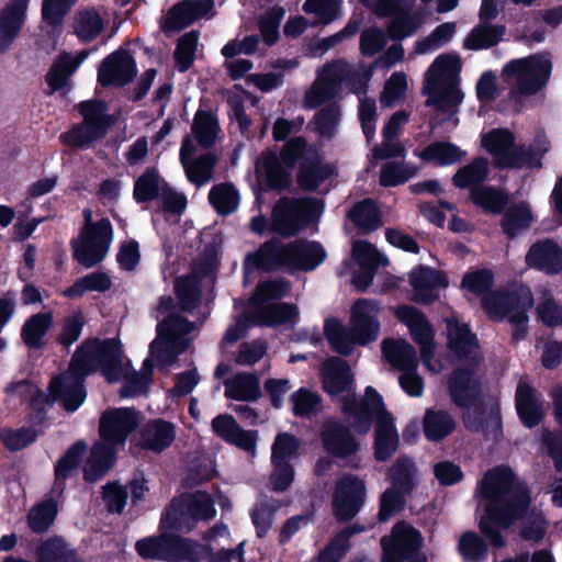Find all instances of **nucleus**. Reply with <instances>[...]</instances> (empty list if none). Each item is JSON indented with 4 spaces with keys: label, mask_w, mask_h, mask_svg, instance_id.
<instances>
[{
    "label": "nucleus",
    "mask_w": 562,
    "mask_h": 562,
    "mask_svg": "<svg viewBox=\"0 0 562 562\" xmlns=\"http://www.w3.org/2000/svg\"><path fill=\"white\" fill-rule=\"evenodd\" d=\"M480 488L486 506L479 528L494 548L501 549L506 542L498 527L508 528L525 516L531 502L530 492L516 480L514 471L504 465L488 470Z\"/></svg>",
    "instance_id": "nucleus-1"
},
{
    "label": "nucleus",
    "mask_w": 562,
    "mask_h": 562,
    "mask_svg": "<svg viewBox=\"0 0 562 562\" xmlns=\"http://www.w3.org/2000/svg\"><path fill=\"white\" fill-rule=\"evenodd\" d=\"M326 258V251L319 241L296 239L283 244L278 238L265 241L254 252L247 254L244 271L252 270L272 272L281 269L293 271H312Z\"/></svg>",
    "instance_id": "nucleus-2"
},
{
    "label": "nucleus",
    "mask_w": 562,
    "mask_h": 562,
    "mask_svg": "<svg viewBox=\"0 0 562 562\" xmlns=\"http://www.w3.org/2000/svg\"><path fill=\"white\" fill-rule=\"evenodd\" d=\"M66 370L85 380L100 371L109 383L120 381L124 376L121 341L115 338L85 339L77 347Z\"/></svg>",
    "instance_id": "nucleus-3"
},
{
    "label": "nucleus",
    "mask_w": 562,
    "mask_h": 562,
    "mask_svg": "<svg viewBox=\"0 0 562 562\" xmlns=\"http://www.w3.org/2000/svg\"><path fill=\"white\" fill-rule=\"evenodd\" d=\"M481 305L492 322H502L507 318L512 325V340H524L528 333V311L533 305V295L526 285L506 290H493L484 295Z\"/></svg>",
    "instance_id": "nucleus-4"
},
{
    "label": "nucleus",
    "mask_w": 562,
    "mask_h": 562,
    "mask_svg": "<svg viewBox=\"0 0 562 562\" xmlns=\"http://www.w3.org/2000/svg\"><path fill=\"white\" fill-rule=\"evenodd\" d=\"M323 201L316 198L282 196L273 205L270 231L282 237H293L323 211Z\"/></svg>",
    "instance_id": "nucleus-5"
},
{
    "label": "nucleus",
    "mask_w": 562,
    "mask_h": 562,
    "mask_svg": "<svg viewBox=\"0 0 562 562\" xmlns=\"http://www.w3.org/2000/svg\"><path fill=\"white\" fill-rule=\"evenodd\" d=\"M201 549L199 541L165 530L135 543V550L140 558L167 562H198L201 559L198 550Z\"/></svg>",
    "instance_id": "nucleus-6"
},
{
    "label": "nucleus",
    "mask_w": 562,
    "mask_h": 562,
    "mask_svg": "<svg viewBox=\"0 0 562 562\" xmlns=\"http://www.w3.org/2000/svg\"><path fill=\"white\" fill-rule=\"evenodd\" d=\"M341 414L351 423L352 428L360 435L370 431L373 423H378L384 415H392L385 407L382 395L373 387L367 386L364 395L357 397L348 394L340 398Z\"/></svg>",
    "instance_id": "nucleus-7"
},
{
    "label": "nucleus",
    "mask_w": 562,
    "mask_h": 562,
    "mask_svg": "<svg viewBox=\"0 0 562 562\" xmlns=\"http://www.w3.org/2000/svg\"><path fill=\"white\" fill-rule=\"evenodd\" d=\"M113 227L109 218H101L85 227L80 237L72 238L70 246L74 259L89 269L100 263L109 251Z\"/></svg>",
    "instance_id": "nucleus-8"
},
{
    "label": "nucleus",
    "mask_w": 562,
    "mask_h": 562,
    "mask_svg": "<svg viewBox=\"0 0 562 562\" xmlns=\"http://www.w3.org/2000/svg\"><path fill=\"white\" fill-rule=\"evenodd\" d=\"M552 71L550 59L541 55L512 59L503 67L502 74L507 78H517L518 90L527 95L540 91L548 83Z\"/></svg>",
    "instance_id": "nucleus-9"
},
{
    "label": "nucleus",
    "mask_w": 562,
    "mask_h": 562,
    "mask_svg": "<svg viewBox=\"0 0 562 562\" xmlns=\"http://www.w3.org/2000/svg\"><path fill=\"white\" fill-rule=\"evenodd\" d=\"M366 499V482L356 474H345L334 486L331 498L334 517L339 522L352 520L364 506Z\"/></svg>",
    "instance_id": "nucleus-10"
},
{
    "label": "nucleus",
    "mask_w": 562,
    "mask_h": 562,
    "mask_svg": "<svg viewBox=\"0 0 562 562\" xmlns=\"http://www.w3.org/2000/svg\"><path fill=\"white\" fill-rule=\"evenodd\" d=\"M381 562H405L420 552L423 537L415 527L406 521L396 522L390 535L380 540Z\"/></svg>",
    "instance_id": "nucleus-11"
},
{
    "label": "nucleus",
    "mask_w": 562,
    "mask_h": 562,
    "mask_svg": "<svg viewBox=\"0 0 562 562\" xmlns=\"http://www.w3.org/2000/svg\"><path fill=\"white\" fill-rule=\"evenodd\" d=\"M396 316L405 324L415 344L419 346L420 358L424 364L430 366L435 357V331L426 315L415 306L402 305L397 308Z\"/></svg>",
    "instance_id": "nucleus-12"
},
{
    "label": "nucleus",
    "mask_w": 562,
    "mask_h": 562,
    "mask_svg": "<svg viewBox=\"0 0 562 562\" xmlns=\"http://www.w3.org/2000/svg\"><path fill=\"white\" fill-rule=\"evenodd\" d=\"M139 425V413L132 407L110 408L102 413L99 422V435L103 441L124 446L128 436Z\"/></svg>",
    "instance_id": "nucleus-13"
},
{
    "label": "nucleus",
    "mask_w": 562,
    "mask_h": 562,
    "mask_svg": "<svg viewBox=\"0 0 562 562\" xmlns=\"http://www.w3.org/2000/svg\"><path fill=\"white\" fill-rule=\"evenodd\" d=\"M47 392L50 401L59 403L67 413H75L85 403L88 392L86 380L65 370L50 378Z\"/></svg>",
    "instance_id": "nucleus-14"
},
{
    "label": "nucleus",
    "mask_w": 562,
    "mask_h": 562,
    "mask_svg": "<svg viewBox=\"0 0 562 562\" xmlns=\"http://www.w3.org/2000/svg\"><path fill=\"white\" fill-rule=\"evenodd\" d=\"M137 74L134 58L124 48L109 54L99 65L98 83L103 88L124 87Z\"/></svg>",
    "instance_id": "nucleus-15"
},
{
    "label": "nucleus",
    "mask_w": 562,
    "mask_h": 562,
    "mask_svg": "<svg viewBox=\"0 0 562 562\" xmlns=\"http://www.w3.org/2000/svg\"><path fill=\"white\" fill-rule=\"evenodd\" d=\"M482 147L493 157L497 169L504 170L518 166L519 151H516L515 134L506 127L492 128L482 135Z\"/></svg>",
    "instance_id": "nucleus-16"
},
{
    "label": "nucleus",
    "mask_w": 562,
    "mask_h": 562,
    "mask_svg": "<svg viewBox=\"0 0 562 562\" xmlns=\"http://www.w3.org/2000/svg\"><path fill=\"white\" fill-rule=\"evenodd\" d=\"M479 367L465 364L452 370L448 380L449 395L460 408L474 405L481 395V382L476 376Z\"/></svg>",
    "instance_id": "nucleus-17"
},
{
    "label": "nucleus",
    "mask_w": 562,
    "mask_h": 562,
    "mask_svg": "<svg viewBox=\"0 0 562 562\" xmlns=\"http://www.w3.org/2000/svg\"><path fill=\"white\" fill-rule=\"evenodd\" d=\"M447 346L458 360L469 366L480 367L481 352L480 344L475 334L472 333L469 324L449 321L447 323Z\"/></svg>",
    "instance_id": "nucleus-18"
},
{
    "label": "nucleus",
    "mask_w": 562,
    "mask_h": 562,
    "mask_svg": "<svg viewBox=\"0 0 562 562\" xmlns=\"http://www.w3.org/2000/svg\"><path fill=\"white\" fill-rule=\"evenodd\" d=\"M378 305L375 301L358 299L350 315V330L358 346H366L378 339L380 322L376 318Z\"/></svg>",
    "instance_id": "nucleus-19"
},
{
    "label": "nucleus",
    "mask_w": 562,
    "mask_h": 562,
    "mask_svg": "<svg viewBox=\"0 0 562 562\" xmlns=\"http://www.w3.org/2000/svg\"><path fill=\"white\" fill-rule=\"evenodd\" d=\"M213 0H181L167 12L160 27L165 33L180 32L213 10Z\"/></svg>",
    "instance_id": "nucleus-20"
},
{
    "label": "nucleus",
    "mask_w": 562,
    "mask_h": 562,
    "mask_svg": "<svg viewBox=\"0 0 562 562\" xmlns=\"http://www.w3.org/2000/svg\"><path fill=\"white\" fill-rule=\"evenodd\" d=\"M319 436L324 450L334 458L347 459L360 449L349 428L338 420L326 422Z\"/></svg>",
    "instance_id": "nucleus-21"
},
{
    "label": "nucleus",
    "mask_w": 562,
    "mask_h": 562,
    "mask_svg": "<svg viewBox=\"0 0 562 562\" xmlns=\"http://www.w3.org/2000/svg\"><path fill=\"white\" fill-rule=\"evenodd\" d=\"M30 0H10L0 10V54L7 53L20 35L27 18Z\"/></svg>",
    "instance_id": "nucleus-22"
},
{
    "label": "nucleus",
    "mask_w": 562,
    "mask_h": 562,
    "mask_svg": "<svg viewBox=\"0 0 562 562\" xmlns=\"http://www.w3.org/2000/svg\"><path fill=\"white\" fill-rule=\"evenodd\" d=\"M211 426L212 431L226 443L255 453L258 441L257 430L241 428L234 416L229 414H218L212 419Z\"/></svg>",
    "instance_id": "nucleus-23"
},
{
    "label": "nucleus",
    "mask_w": 562,
    "mask_h": 562,
    "mask_svg": "<svg viewBox=\"0 0 562 562\" xmlns=\"http://www.w3.org/2000/svg\"><path fill=\"white\" fill-rule=\"evenodd\" d=\"M409 284L415 292L414 301L428 305L438 299L435 290L447 288L449 281L445 272L420 265L409 273Z\"/></svg>",
    "instance_id": "nucleus-24"
},
{
    "label": "nucleus",
    "mask_w": 562,
    "mask_h": 562,
    "mask_svg": "<svg viewBox=\"0 0 562 562\" xmlns=\"http://www.w3.org/2000/svg\"><path fill=\"white\" fill-rule=\"evenodd\" d=\"M525 261L529 268L549 276L558 274L562 271V248L550 238L538 240L528 249Z\"/></svg>",
    "instance_id": "nucleus-25"
},
{
    "label": "nucleus",
    "mask_w": 562,
    "mask_h": 562,
    "mask_svg": "<svg viewBox=\"0 0 562 562\" xmlns=\"http://www.w3.org/2000/svg\"><path fill=\"white\" fill-rule=\"evenodd\" d=\"M176 439V426L162 418L148 420L139 430L138 446L154 453L167 450Z\"/></svg>",
    "instance_id": "nucleus-26"
},
{
    "label": "nucleus",
    "mask_w": 562,
    "mask_h": 562,
    "mask_svg": "<svg viewBox=\"0 0 562 562\" xmlns=\"http://www.w3.org/2000/svg\"><path fill=\"white\" fill-rule=\"evenodd\" d=\"M247 317L255 326L278 327L294 324L299 317V308L286 302L269 303L252 307Z\"/></svg>",
    "instance_id": "nucleus-27"
},
{
    "label": "nucleus",
    "mask_w": 562,
    "mask_h": 562,
    "mask_svg": "<svg viewBox=\"0 0 562 562\" xmlns=\"http://www.w3.org/2000/svg\"><path fill=\"white\" fill-rule=\"evenodd\" d=\"M257 170H262L261 183L267 191L281 193L292 186V169H288L273 151L262 153L257 162Z\"/></svg>",
    "instance_id": "nucleus-28"
},
{
    "label": "nucleus",
    "mask_w": 562,
    "mask_h": 562,
    "mask_svg": "<svg viewBox=\"0 0 562 562\" xmlns=\"http://www.w3.org/2000/svg\"><path fill=\"white\" fill-rule=\"evenodd\" d=\"M323 390L334 396L351 389L353 378L348 362L341 358L328 359L322 368Z\"/></svg>",
    "instance_id": "nucleus-29"
},
{
    "label": "nucleus",
    "mask_w": 562,
    "mask_h": 562,
    "mask_svg": "<svg viewBox=\"0 0 562 562\" xmlns=\"http://www.w3.org/2000/svg\"><path fill=\"white\" fill-rule=\"evenodd\" d=\"M515 407L521 424L526 428L538 426L543 417L542 404L537 398L535 389L528 383H519L515 394Z\"/></svg>",
    "instance_id": "nucleus-30"
},
{
    "label": "nucleus",
    "mask_w": 562,
    "mask_h": 562,
    "mask_svg": "<svg viewBox=\"0 0 562 562\" xmlns=\"http://www.w3.org/2000/svg\"><path fill=\"white\" fill-rule=\"evenodd\" d=\"M400 445L398 432L393 415L380 418L374 429L373 456L379 462L390 460L397 451Z\"/></svg>",
    "instance_id": "nucleus-31"
},
{
    "label": "nucleus",
    "mask_w": 562,
    "mask_h": 562,
    "mask_svg": "<svg viewBox=\"0 0 562 562\" xmlns=\"http://www.w3.org/2000/svg\"><path fill=\"white\" fill-rule=\"evenodd\" d=\"M381 350L385 360L398 371L417 370L416 350L406 339L385 338Z\"/></svg>",
    "instance_id": "nucleus-32"
},
{
    "label": "nucleus",
    "mask_w": 562,
    "mask_h": 562,
    "mask_svg": "<svg viewBox=\"0 0 562 562\" xmlns=\"http://www.w3.org/2000/svg\"><path fill=\"white\" fill-rule=\"evenodd\" d=\"M54 323L52 312H38L30 316L21 328V338L29 349L41 350L46 346L45 337Z\"/></svg>",
    "instance_id": "nucleus-33"
},
{
    "label": "nucleus",
    "mask_w": 562,
    "mask_h": 562,
    "mask_svg": "<svg viewBox=\"0 0 562 562\" xmlns=\"http://www.w3.org/2000/svg\"><path fill=\"white\" fill-rule=\"evenodd\" d=\"M340 80L341 77L336 65L326 64L323 68L319 82L306 93V106L315 109L321 106L324 102L331 100L336 95Z\"/></svg>",
    "instance_id": "nucleus-34"
},
{
    "label": "nucleus",
    "mask_w": 562,
    "mask_h": 562,
    "mask_svg": "<svg viewBox=\"0 0 562 562\" xmlns=\"http://www.w3.org/2000/svg\"><path fill=\"white\" fill-rule=\"evenodd\" d=\"M78 67L79 61H76L71 54L66 52L59 54L45 75V81L48 87L47 94L52 95L65 88L69 90L70 77Z\"/></svg>",
    "instance_id": "nucleus-35"
},
{
    "label": "nucleus",
    "mask_w": 562,
    "mask_h": 562,
    "mask_svg": "<svg viewBox=\"0 0 562 562\" xmlns=\"http://www.w3.org/2000/svg\"><path fill=\"white\" fill-rule=\"evenodd\" d=\"M505 34V25L480 21L464 38L463 46L470 50L488 49L503 41Z\"/></svg>",
    "instance_id": "nucleus-36"
},
{
    "label": "nucleus",
    "mask_w": 562,
    "mask_h": 562,
    "mask_svg": "<svg viewBox=\"0 0 562 562\" xmlns=\"http://www.w3.org/2000/svg\"><path fill=\"white\" fill-rule=\"evenodd\" d=\"M347 216L362 235L374 232L382 225L381 211L371 198L356 202Z\"/></svg>",
    "instance_id": "nucleus-37"
},
{
    "label": "nucleus",
    "mask_w": 562,
    "mask_h": 562,
    "mask_svg": "<svg viewBox=\"0 0 562 562\" xmlns=\"http://www.w3.org/2000/svg\"><path fill=\"white\" fill-rule=\"evenodd\" d=\"M456 429L451 414L435 407L426 408L423 418V431L427 440L438 442L450 436Z\"/></svg>",
    "instance_id": "nucleus-38"
},
{
    "label": "nucleus",
    "mask_w": 562,
    "mask_h": 562,
    "mask_svg": "<svg viewBox=\"0 0 562 562\" xmlns=\"http://www.w3.org/2000/svg\"><path fill=\"white\" fill-rule=\"evenodd\" d=\"M425 92L428 95L427 106H435L441 112H448L457 108L463 100V92L458 88V82L425 83Z\"/></svg>",
    "instance_id": "nucleus-39"
},
{
    "label": "nucleus",
    "mask_w": 562,
    "mask_h": 562,
    "mask_svg": "<svg viewBox=\"0 0 562 562\" xmlns=\"http://www.w3.org/2000/svg\"><path fill=\"white\" fill-rule=\"evenodd\" d=\"M225 396L240 402H256L261 396L260 381L252 372L236 374L225 382Z\"/></svg>",
    "instance_id": "nucleus-40"
},
{
    "label": "nucleus",
    "mask_w": 562,
    "mask_h": 562,
    "mask_svg": "<svg viewBox=\"0 0 562 562\" xmlns=\"http://www.w3.org/2000/svg\"><path fill=\"white\" fill-rule=\"evenodd\" d=\"M87 448L88 446L85 440H77L57 460L54 465L55 488H58L60 492L64 491L67 479L80 465Z\"/></svg>",
    "instance_id": "nucleus-41"
},
{
    "label": "nucleus",
    "mask_w": 562,
    "mask_h": 562,
    "mask_svg": "<svg viewBox=\"0 0 562 562\" xmlns=\"http://www.w3.org/2000/svg\"><path fill=\"white\" fill-rule=\"evenodd\" d=\"M331 175V169L319 157L308 158L299 165L296 182L304 192H314Z\"/></svg>",
    "instance_id": "nucleus-42"
},
{
    "label": "nucleus",
    "mask_w": 562,
    "mask_h": 562,
    "mask_svg": "<svg viewBox=\"0 0 562 562\" xmlns=\"http://www.w3.org/2000/svg\"><path fill=\"white\" fill-rule=\"evenodd\" d=\"M424 23L420 11H412L408 8H402L392 16L386 25L389 37L394 42H400L416 33Z\"/></svg>",
    "instance_id": "nucleus-43"
},
{
    "label": "nucleus",
    "mask_w": 562,
    "mask_h": 562,
    "mask_svg": "<svg viewBox=\"0 0 562 562\" xmlns=\"http://www.w3.org/2000/svg\"><path fill=\"white\" fill-rule=\"evenodd\" d=\"M488 176V160L483 156L475 157L471 162L460 167L452 177V183L458 189L481 188Z\"/></svg>",
    "instance_id": "nucleus-44"
},
{
    "label": "nucleus",
    "mask_w": 562,
    "mask_h": 562,
    "mask_svg": "<svg viewBox=\"0 0 562 562\" xmlns=\"http://www.w3.org/2000/svg\"><path fill=\"white\" fill-rule=\"evenodd\" d=\"M532 221L533 216L527 204H515L504 213L501 227L507 238L514 239L518 235L527 232Z\"/></svg>",
    "instance_id": "nucleus-45"
},
{
    "label": "nucleus",
    "mask_w": 562,
    "mask_h": 562,
    "mask_svg": "<svg viewBox=\"0 0 562 562\" xmlns=\"http://www.w3.org/2000/svg\"><path fill=\"white\" fill-rule=\"evenodd\" d=\"M112 286L111 278L102 271H94L77 279L70 286L63 291V295L74 300L83 296L89 291L104 293Z\"/></svg>",
    "instance_id": "nucleus-46"
},
{
    "label": "nucleus",
    "mask_w": 562,
    "mask_h": 562,
    "mask_svg": "<svg viewBox=\"0 0 562 562\" xmlns=\"http://www.w3.org/2000/svg\"><path fill=\"white\" fill-rule=\"evenodd\" d=\"M218 132L220 124L217 117L210 111L198 110L192 124V133L199 146L203 149L214 147Z\"/></svg>",
    "instance_id": "nucleus-47"
},
{
    "label": "nucleus",
    "mask_w": 562,
    "mask_h": 562,
    "mask_svg": "<svg viewBox=\"0 0 562 562\" xmlns=\"http://www.w3.org/2000/svg\"><path fill=\"white\" fill-rule=\"evenodd\" d=\"M470 200L485 213L491 214H502L509 202L508 194L493 186L474 188L471 190Z\"/></svg>",
    "instance_id": "nucleus-48"
},
{
    "label": "nucleus",
    "mask_w": 562,
    "mask_h": 562,
    "mask_svg": "<svg viewBox=\"0 0 562 562\" xmlns=\"http://www.w3.org/2000/svg\"><path fill=\"white\" fill-rule=\"evenodd\" d=\"M186 504L184 495L173 497L161 514L159 529L165 531L190 530L193 526L190 515L186 510Z\"/></svg>",
    "instance_id": "nucleus-49"
},
{
    "label": "nucleus",
    "mask_w": 562,
    "mask_h": 562,
    "mask_svg": "<svg viewBox=\"0 0 562 562\" xmlns=\"http://www.w3.org/2000/svg\"><path fill=\"white\" fill-rule=\"evenodd\" d=\"M417 156L423 161L442 167L460 161L464 153L452 143L437 140L426 146Z\"/></svg>",
    "instance_id": "nucleus-50"
},
{
    "label": "nucleus",
    "mask_w": 562,
    "mask_h": 562,
    "mask_svg": "<svg viewBox=\"0 0 562 562\" xmlns=\"http://www.w3.org/2000/svg\"><path fill=\"white\" fill-rule=\"evenodd\" d=\"M78 109L87 126L93 127L98 132L108 133L112 120L106 114L108 104L105 101L99 99L81 101L78 104Z\"/></svg>",
    "instance_id": "nucleus-51"
},
{
    "label": "nucleus",
    "mask_w": 562,
    "mask_h": 562,
    "mask_svg": "<svg viewBox=\"0 0 562 562\" xmlns=\"http://www.w3.org/2000/svg\"><path fill=\"white\" fill-rule=\"evenodd\" d=\"M461 70V60L457 55H439L429 68L430 76L425 79V83H445L457 81V76Z\"/></svg>",
    "instance_id": "nucleus-52"
},
{
    "label": "nucleus",
    "mask_w": 562,
    "mask_h": 562,
    "mask_svg": "<svg viewBox=\"0 0 562 562\" xmlns=\"http://www.w3.org/2000/svg\"><path fill=\"white\" fill-rule=\"evenodd\" d=\"M290 290L291 282L284 278L260 281L249 299V303L252 307L266 305L268 301L283 299L289 294Z\"/></svg>",
    "instance_id": "nucleus-53"
},
{
    "label": "nucleus",
    "mask_w": 562,
    "mask_h": 562,
    "mask_svg": "<svg viewBox=\"0 0 562 562\" xmlns=\"http://www.w3.org/2000/svg\"><path fill=\"white\" fill-rule=\"evenodd\" d=\"M415 473L416 467L413 460L407 456H402L396 459L389 470L391 480V487H395L406 494H411L415 487Z\"/></svg>",
    "instance_id": "nucleus-54"
},
{
    "label": "nucleus",
    "mask_w": 562,
    "mask_h": 562,
    "mask_svg": "<svg viewBox=\"0 0 562 562\" xmlns=\"http://www.w3.org/2000/svg\"><path fill=\"white\" fill-rule=\"evenodd\" d=\"M103 27L104 21L93 8L81 10L75 16V34L83 43L95 40L103 31Z\"/></svg>",
    "instance_id": "nucleus-55"
},
{
    "label": "nucleus",
    "mask_w": 562,
    "mask_h": 562,
    "mask_svg": "<svg viewBox=\"0 0 562 562\" xmlns=\"http://www.w3.org/2000/svg\"><path fill=\"white\" fill-rule=\"evenodd\" d=\"M209 202L220 215H229L239 203V194L233 183H220L211 188Z\"/></svg>",
    "instance_id": "nucleus-56"
},
{
    "label": "nucleus",
    "mask_w": 562,
    "mask_h": 562,
    "mask_svg": "<svg viewBox=\"0 0 562 562\" xmlns=\"http://www.w3.org/2000/svg\"><path fill=\"white\" fill-rule=\"evenodd\" d=\"M160 195V175L155 167L147 168L134 182L133 199L136 203H147Z\"/></svg>",
    "instance_id": "nucleus-57"
},
{
    "label": "nucleus",
    "mask_w": 562,
    "mask_h": 562,
    "mask_svg": "<svg viewBox=\"0 0 562 562\" xmlns=\"http://www.w3.org/2000/svg\"><path fill=\"white\" fill-rule=\"evenodd\" d=\"M199 36L200 32L198 30H192L178 38L173 52V58L176 68L179 72H186L192 67L195 58Z\"/></svg>",
    "instance_id": "nucleus-58"
},
{
    "label": "nucleus",
    "mask_w": 562,
    "mask_h": 562,
    "mask_svg": "<svg viewBox=\"0 0 562 562\" xmlns=\"http://www.w3.org/2000/svg\"><path fill=\"white\" fill-rule=\"evenodd\" d=\"M463 425L471 432H488L490 428L502 432V420L498 412H486L484 408H474L463 414Z\"/></svg>",
    "instance_id": "nucleus-59"
},
{
    "label": "nucleus",
    "mask_w": 562,
    "mask_h": 562,
    "mask_svg": "<svg viewBox=\"0 0 562 562\" xmlns=\"http://www.w3.org/2000/svg\"><path fill=\"white\" fill-rule=\"evenodd\" d=\"M217 164V156L211 151L200 155L193 162L183 166L188 180L200 187L209 182Z\"/></svg>",
    "instance_id": "nucleus-60"
},
{
    "label": "nucleus",
    "mask_w": 562,
    "mask_h": 562,
    "mask_svg": "<svg viewBox=\"0 0 562 562\" xmlns=\"http://www.w3.org/2000/svg\"><path fill=\"white\" fill-rule=\"evenodd\" d=\"M360 529L357 525L348 526L338 532L318 552L316 562H339L349 549V538Z\"/></svg>",
    "instance_id": "nucleus-61"
},
{
    "label": "nucleus",
    "mask_w": 562,
    "mask_h": 562,
    "mask_svg": "<svg viewBox=\"0 0 562 562\" xmlns=\"http://www.w3.org/2000/svg\"><path fill=\"white\" fill-rule=\"evenodd\" d=\"M175 293L180 308L183 312H192L200 303V282L193 277H180L175 282Z\"/></svg>",
    "instance_id": "nucleus-62"
},
{
    "label": "nucleus",
    "mask_w": 562,
    "mask_h": 562,
    "mask_svg": "<svg viewBox=\"0 0 562 562\" xmlns=\"http://www.w3.org/2000/svg\"><path fill=\"white\" fill-rule=\"evenodd\" d=\"M458 551L467 562H480L487 558L486 541L474 531H465L458 542Z\"/></svg>",
    "instance_id": "nucleus-63"
},
{
    "label": "nucleus",
    "mask_w": 562,
    "mask_h": 562,
    "mask_svg": "<svg viewBox=\"0 0 562 562\" xmlns=\"http://www.w3.org/2000/svg\"><path fill=\"white\" fill-rule=\"evenodd\" d=\"M57 516V504L47 499L36 505L27 516V524L34 533H44L54 524Z\"/></svg>",
    "instance_id": "nucleus-64"
}]
</instances>
